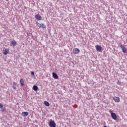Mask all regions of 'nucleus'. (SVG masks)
I'll return each mask as SVG.
<instances>
[{
  "label": "nucleus",
  "mask_w": 127,
  "mask_h": 127,
  "mask_svg": "<svg viewBox=\"0 0 127 127\" xmlns=\"http://www.w3.org/2000/svg\"><path fill=\"white\" fill-rule=\"evenodd\" d=\"M109 113L111 114V117L112 119L115 121H117V114L115 113H113V111L111 110L109 111Z\"/></svg>",
  "instance_id": "nucleus-1"
},
{
  "label": "nucleus",
  "mask_w": 127,
  "mask_h": 127,
  "mask_svg": "<svg viewBox=\"0 0 127 127\" xmlns=\"http://www.w3.org/2000/svg\"><path fill=\"white\" fill-rule=\"evenodd\" d=\"M49 126L50 127H56V123L53 120H51L49 123Z\"/></svg>",
  "instance_id": "nucleus-2"
},
{
  "label": "nucleus",
  "mask_w": 127,
  "mask_h": 127,
  "mask_svg": "<svg viewBox=\"0 0 127 127\" xmlns=\"http://www.w3.org/2000/svg\"><path fill=\"white\" fill-rule=\"evenodd\" d=\"M35 18H36L37 20H41L42 19V17H41L39 14H38L35 15Z\"/></svg>",
  "instance_id": "nucleus-3"
},
{
  "label": "nucleus",
  "mask_w": 127,
  "mask_h": 127,
  "mask_svg": "<svg viewBox=\"0 0 127 127\" xmlns=\"http://www.w3.org/2000/svg\"><path fill=\"white\" fill-rule=\"evenodd\" d=\"M73 51L74 54H78V53H80V50L78 48L73 49Z\"/></svg>",
  "instance_id": "nucleus-4"
},
{
  "label": "nucleus",
  "mask_w": 127,
  "mask_h": 127,
  "mask_svg": "<svg viewBox=\"0 0 127 127\" xmlns=\"http://www.w3.org/2000/svg\"><path fill=\"white\" fill-rule=\"evenodd\" d=\"M95 48L97 51H99V52H101V51H102V47L99 45H96L95 46Z\"/></svg>",
  "instance_id": "nucleus-5"
},
{
  "label": "nucleus",
  "mask_w": 127,
  "mask_h": 127,
  "mask_svg": "<svg viewBox=\"0 0 127 127\" xmlns=\"http://www.w3.org/2000/svg\"><path fill=\"white\" fill-rule=\"evenodd\" d=\"M113 100H114V101H115L117 103H119V102H121V99L119 97H113Z\"/></svg>",
  "instance_id": "nucleus-6"
},
{
  "label": "nucleus",
  "mask_w": 127,
  "mask_h": 127,
  "mask_svg": "<svg viewBox=\"0 0 127 127\" xmlns=\"http://www.w3.org/2000/svg\"><path fill=\"white\" fill-rule=\"evenodd\" d=\"M120 48H121L123 52H124V53H126L127 51H126V47H125V46H123V45H120Z\"/></svg>",
  "instance_id": "nucleus-7"
},
{
  "label": "nucleus",
  "mask_w": 127,
  "mask_h": 127,
  "mask_svg": "<svg viewBox=\"0 0 127 127\" xmlns=\"http://www.w3.org/2000/svg\"><path fill=\"white\" fill-rule=\"evenodd\" d=\"M9 52V50L7 49H5V50H3V55H7Z\"/></svg>",
  "instance_id": "nucleus-8"
},
{
  "label": "nucleus",
  "mask_w": 127,
  "mask_h": 127,
  "mask_svg": "<svg viewBox=\"0 0 127 127\" xmlns=\"http://www.w3.org/2000/svg\"><path fill=\"white\" fill-rule=\"evenodd\" d=\"M52 75L54 79H58V75H57V73L55 72H53Z\"/></svg>",
  "instance_id": "nucleus-9"
},
{
  "label": "nucleus",
  "mask_w": 127,
  "mask_h": 127,
  "mask_svg": "<svg viewBox=\"0 0 127 127\" xmlns=\"http://www.w3.org/2000/svg\"><path fill=\"white\" fill-rule=\"evenodd\" d=\"M22 116H23V117H27L28 116L29 114L27 112H23L21 114Z\"/></svg>",
  "instance_id": "nucleus-10"
},
{
  "label": "nucleus",
  "mask_w": 127,
  "mask_h": 127,
  "mask_svg": "<svg viewBox=\"0 0 127 127\" xmlns=\"http://www.w3.org/2000/svg\"><path fill=\"white\" fill-rule=\"evenodd\" d=\"M38 24H39L40 26L39 27H42V28H46V26L45 25H44V24H39L38 23Z\"/></svg>",
  "instance_id": "nucleus-11"
},
{
  "label": "nucleus",
  "mask_w": 127,
  "mask_h": 127,
  "mask_svg": "<svg viewBox=\"0 0 127 127\" xmlns=\"http://www.w3.org/2000/svg\"><path fill=\"white\" fill-rule=\"evenodd\" d=\"M11 44H12L13 46H15V45H16V41L15 40L12 41L11 42Z\"/></svg>",
  "instance_id": "nucleus-12"
},
{
  "label": "nucleus",
  "mask_w": 127,
  "mask_h": 127,
  "mask_svg": "<svg viewBox=\"0 0 127 127\" xmlns=\"http://www.w3.org/2000/svg\"><path fill=\"white\" fill-rule=\"evenodd\" d=\"M33 90H34V91H37V90H38V87L36 85H34L33 87Z\"/></svg>",
  "instance_id": "nucleus-13"
},
{
  "label": "nucleus",
  "mask_w": 127,
  "mask_h": 127,
  "mask_svg": "<svg viewBox=\"0 0 127 127\" xmlns=\"http://www.w3.org/2000/svg\"><path fill=\"white\" fill-rule=\"evenodd\" d=\"M44 105L46 107H49V106H50V104H49V102H48V101H45L44 102Z\"/></svg>",
  "instance_id": "nucleus-14"
},
{
  "label": "nucleus",
  "mask_w": 127,
  "mask_h": 127,
  "mask_svg": "<svg viewBox=\"0 0 127 127\" xmlns=\"http://www.w3.org/2000/svg\"><path fill=\"white\" fill-rule=\"evenodd\" d=\"M20 82L21 86H24V81H23V79H21Z\"/></svg>",
  "instance_id": "nucleus-15"
},
{
  "label": "nucleus",
  "mask_w": 127,
  "mask_h": 127,
  "mask_svg": "<svg viewBox=\"0 0 127 127\" xmlns=\"http://www.w3.org/2000/svg\"><path fill=\"white\" fill-rule=\"evenodd\" d=\"M1 112H2L3 113H4V112H6V109H5V108H2L1 109Z\"/></svg>",
  "instance_id": "nucleus-16"
},
{
  "label": "nucleus",
  "mask_w": 127,
  "mask_h": 127,
  "mask_svg": "<svg viewBox=\"0 0 127 127\" xmlns=\"http://www.w3.org/2000/svg\"><path fill=\"white\" fill-rule=\"evenodd\" d=\"M2 108H3V106H2L1 103H0V109H2Z\"/></svg>",
  "instance_id": "nucleus-17"
},
{
  "label": "nucleus",
  "mask_w": 127,
  "mask_h": 127,
  "mask_svg": "<svg viewBox=\"0 0 127 127\" xmlns=\"http://www.w3.org/2000/svg\"><path fill=\"white\" fill-rule=\"evenodd\" d=\"M31 75H32V76H34V72L32 71L31 72Z\"/></svg>",
  "instance_id": "nucleus-18"
},
{
  "label": "nucleus",
  "mask_w": 127,
  "mask_h": 127,
  "mask_svg": "<svg viewBox=\"0 0 127 127\" xmlns=\"http://www.w3.org/2000/svg\"><path fill=\"white\" fill-rule=\"evenodd\" d=\"M13 85L14 86H16V83H15V82H13Z\"/></svg>",
  "instance_id": "nucleus-19"
},
{
  "label": "nucleus",
  "mask_w": 127,
  "mask_h": 127,
  "mask_svg": "<svg viewBox=\"0 0 127 127\" xmlns=\"http://www.w3.org/2000/svg\"><path fill=\"white\" fill-rule=\"evenodd\" d=\"M13 88L14 89V90H16V87H15V86H13Z\"/></svg>",
  "instance_id": "nucleus-20"
},
{
  "label": "nucleus",
  "mask_w": 127,
  "mask_h": 127,
  "mask_svg": "<svg viewBox=\"0 0 127 127\" xmlns=\"http://www.w3.org/2000/svg\"><path fill=\"white\" fill-rule=\"evenodd\" d=\"M117 83H118V85L120 84V82L119 81H118Z\"/></svg>",
  "instance_id": "nucleus-21"
},
{
  "label": "nucleus",
  "mask_w": 127,
  "mask_h": 127,
  "mask_svg": "<svg viewBox=\"0 0 127 127\" xmlns=\"http://www.w3.org/2000/svg\"><path fill=\"white\" fill-rule=\"evenodd\" d=\"M104 127H108V126H104Z\"/></svg>",
  "instance_id": "nucleus-22"
}]
</instances>
